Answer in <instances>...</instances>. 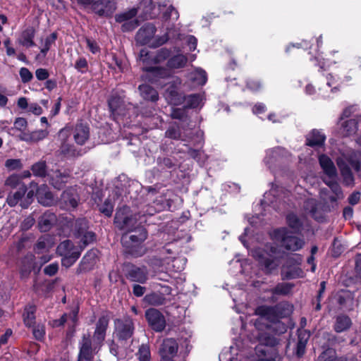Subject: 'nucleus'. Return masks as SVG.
Masks as SVG:
<instances>
[{
  "label": "nucleus",
  "instance_id": "f257e3e1",
  "mask_svg": "<svg viewBox=\"0 0 361 361\" xmlns=\"http://www.w3.org/2000/svg\"><path fill=\"white\" fill-rule=\"evenodd\" d=\"M319 161L324 173L323 180L333 193L332 195L329 194L326 197H324V200L326 202H334L337 200L338 192L336 169L331 159L326 155H320Z\"/></svg>",
  "mask_w": 361,
  "mask_h": 361
},
{
  "label": "nucleus",
  "instance_id": "f03ea898",
  "mask_svg": "<svg viewBox=\"0 0 361 361\" xmlns=\"http://www.w3.org/2000/svg\"><path fill=\"white\" fill-rule=\"evenodd\" d=\"M259 345L256 348L258 355H263L264 357L257 361H281V357L277 350L274 347L278 344V340L266 333L259 334L257 336Z\"/></svg>",
  "mask_w": 361,
  "mask_h": 361
},
{
  "label": "nucleus",
  "instance_id": "7ed1b4c3",
  "mask_svg": "<svg viewBox=\"0 0 361 361\" xmlns=\"http://www.w3.org/2000/svg\"><path fill=\"white\" fill-rule=\"evenodd\" d=\"M156 31L157 29L154 25L151 23L144 25L136 34L137 42L142 45L147 44L153 48L161 46L168 41L169 37L167 34L162 36H155Z\"/></svg>",
  "mask_w": 361,
  "mask_h": 361
},
{
  "label": "nucleus",
  "instance_id": "20e7f679",
  "mask_svg": "<svg viewBox=\"0 0 361 361\" xmlns=\"http://www.w3.org/2000/svg\"><path fill=\"white\" fill-rule=\"evenodd\" d=\"M272 238L286 250L293 252L300 250L305 245L302 238L293 235L286 228L274 230Z\"/></svg>",
  "mask_w": 361,
  "mask_h": 361
},
{
  "label": "nucleus",
  "instance_id": "39448f33",
  "mask_svg": "<svg viewBox=\"0 0 361 361\" xmlns=\"http://www.w3.org/2000/svg\"><path fill=\"white\" fill-rule=\"evenodd\" d=\"M128 208H124L116 213L114 224L121 230L125 233L135 231L138 228H144L141 223L138 222L136 215L128 214L126 212Z\"/></svg>",
  "mask_w": 361,
  "mask_h": 361
},
{
  "label": "nucleus",
  "instance_id": "423d86ee",
  "mask_svg": "<svg viewBox=\"0 0 361 361\" xmlns=\"http://www.w3.org/2000/svg\"><path fill=\"white\" fill-rule=\"evenodd\" d=\"M293 310V306L288 302H281L274 306L262 305L255 310V314L262 317L275 315L279 317L289 316Z\"/></svg>",
  "mask_w": 361,
  "mask_h": 361
},
{
  "label": "nucleus",
  "instance_id": "0eeeda50",
  "mask_svg": "<svg viewBox=\"0 0 361 361\" xmlns=\"http://www.w3.org/2000/svg\"><path fill=\"white\" fill-rule=\"evenodd\" d=\"M85 6H90L92 12L99 16H111L116 9L114 0H78Z\"/></svg>",
  "mask_w": 361,
  "mask_h": 361
},
{
  "label": "nucleus",
  "instance_id": "6e6552de",
  "mask_svg": "<svg viewBox=\"0 0 361 361\" xmlns=\"http://www.w3.org/2000/svg\"><path fill=\"white\" fill-rule=\"evenodd\" d=\"M115 337L121 342L130 339L134 334L135 326L133 319L129 317L114 320Z\"/></svg>",
  "mask_w": 361,
  "mask_h": 361
},
{
  "label": "nucleus",
  "instance_id": "1a4fd4ad",
  "mask_svg": "<svg viewBox=\"0 0 361 361\" xmlns=\"http://www.w3.org/2000/svg\"><path fill=\"white\" fill-rule=\"evenodd\" d=\"M102 344L92 341L89 334H83L79 342V355L78 361H92L94 355L99 351Z\"/></svg>",
  "mask_w": 361,
  "mask_h": 361
},
{
  "label": "nucleus",
  "instance_id": "9d476101",
  "mask_svg": "<svg viewBox=\"0 0 361 361\" xmlns=\"http://www.w3.org/2000/svg\"><path fill=\"white\" fill-rule=\"evenodd\" d=\"M270 253L268 254L266 251L261 248H255L252 250V256L255 258L259 264L264 267V270L267 273H271L274 270L278 264L275 263L273 259L269 257L275 255L277 253V248L271 247Z\"/></svg>",
  "mask_w": 361,
  "mask_h": 361
},
{
  "label": "nucleus",
  "instance_id": "9b49d317",
  "mask_svg": "<svg viewBox=\"0 0 361 361\" xmlns=\"http://www.w3.org/2000/svg\"><path fill=\"white\" fill-rule=\"evenodd\" d=\"M123 271L127 279L130 281L145 283L148 279V270L146 267H137L127 263L124 265Z\"/></svg>",
  "mask_w": 361,
  "mask_h": 361
},
{
  "label": "nucleus",
  "instance_id": "f8f14e48",
  "mask_svg": "<svg viewBox=\"0 0 361 361\" xmlns=\"http://www.w3.org/2000/svg\"><path fill=\"white\" fill-rule=\"evenodd\" d=\"M290 154L284 148L277 147L269 149L264 158V163L269 169L279 165L288 160Z\"/></svg>",
  "mask_w": 361,
  "mask_h": 361
},
{
  "label": "nucleus",
  "instance_id": "ddd939ff",
  "mask_svg": "<svg viewBox=\"0 0 361 361\" xmlns=\"http://www.w3.org/2000/svg\"><path fill=\"white\" fill-rule=\"evenodd\" d=\"M145 317L149 326L155 331L161 332L166 326L164 315L157 309L150 308L145 312Z\"/></svg>",
  "mask_w": 361,
  "mask_h": 361
},
{
  "label": "nucleus",
  "instance_id": "4468645a",
  "mask_svg": "<svg viewBox=\"0 0 361 361\" xmlns=\"http://www.w3.org/2000/svg\"><path fill=\"white\" fill-rule=\"evenodd\" d=\"M178 348V345L175 339H164L159 349L160 361H173V358L176 355Z\"/></svg>",
  "mask_w": 361,
  "mask_h": 361
},
{
  "label": "nucleus",
  "instance_id": "2eb2a0df",
  "mask_svg": "<svg viewBox=\"0 0 361 361\" xmlns=\"http://www.w3.org/2000/svg\"><path fill=\"white\" fill-rule=\"evenodd\" d=\"M78 202L79 196L76 190L72 188L64 190L59 200L60 206L67 210L76 208Z\"/></svg>",
  "mask_w": 361,
  "mask_h": 361
},
{
  "label": "nucleus",
  "instance_id": "dca6fc26",
  "mask_svg": "<svg viewBox=\"0 0 361 361\" xmlns=\"http://www.w3.org/2000/svg\"><path fill=\"white\" fill-rule=\"evenodd\" d=\"M324 206L315 199L307 200L304 203V209L312 218L317 221H322L324 218Z\"/></svg>",
  "mask_w": 361,
  "mask_h": 361
},
{
  "label": "nucleus",
  "instance_id": "f3484780",
  "mask_svg": "<svg viewBox=\"0 0 361 361\" xmlns=\"http://www.w3.org/2000/svg\"><path fill=\"white\" fill-rule=\"evenodd\" d=\"M109 319L107 316H102L96 323L93 334V340L96 343L102 344L109 326Z\"/></svg>",
  "mask_w": 361,
  "mask_h": 361
},
{
  "label": "nucleus",
  "instance_id": "a211bd4d",
  "mask_svg": "<svg viewBox=\"0 0 361 361\" xmlns=\"http://www.w3.org/2000/svg\"><path fill=\"white\" fill-rule=\"evenodd\" d=\"M49 176L50 183L56 189L62 188L65 184L68 182L71 177V173L69 171L64 170H56L52 171Z\"/></svg>",
  "mask_w": 361,
  "mask_h": 361
},
{
  "label": "nucleus",
  "instance_id": "6ab92c4d",
  "mask_svg": "<svg viewBox=\"0 0 361 361\" xmlns=\"http://www.w3.org/2000/svg\"><path fill=\"white\" fill-rule=\"evenodd\" d=\"M134 232L138 233L137 235H131L130 233H123L121 237V243L123 247H128L132 248L130 246L133 241L135 243H143L147 237V233L145 228H138Z\"/></svg>",
  "mask_w": 361,
  "mask_h": 361
},
{
  "label": "nucleus",
  "instance_id": "aec40b11",
  "mask_svg": "<svg viewBox=\"0 0 361 361\" xmlns=\"http://www.w3.org/2000/svg\"><path fill=\"white\" fill-rule=\"evenodd\" d=\"M36 196L39 204L49 207L54 204L55 200L53 194L47 185H42L37 190Z\"/></svg>",
  "mask_w": 361,
  "mask_h": 361
},
{
  "label": "nucleus",
  "instance_id": "412c9836",
  "mask_svg": "<svg viewBox=\"0 0 361 361\" xmlns=\"http://www.w3.org/2000/svg\"><path fill=\"white\" fill-rule=\"evenodd\" d=\"M35 36V30L33 27H28L23 30L17 38V43L26 48L32 47L35 45L34 37Z\"/></svg>",
  "mask_w": 361,
  "mask_h": 361
},
{
  "label": "nucleus",
  "instance_id": "4be33fe9",
  "mask_svg": "<svg viewBox=\"0 0 361 361\" xmlns=\"http://www.w3.org/2000/svg\"><path fill=\"white\" fill-rule=\"evenodd\" d=\"M56 220L54 213L47 211L39 216L37 223L38 228L41 232H47L56 224Z\"/></svg>",
  "mask_w": 361,
  "mask_h": 361
},
{
  "label": "nucleus",
  "instance_id": "5701e85b",
  "mask_svg": "<svg viewBox=\"0 0 361 361\" xmlns=\"http://www.w3.org/2000/svg\"><path fill=\"white\" fill-rule=\"evenodd\" d=\"M89 137V127L83 123H77L73 130V137L76 143L82 145L88 140Z\"/></svg>",
  "mask_w": 361,
  "mask_h": 361
},
{
  "label": "nucleus",
  "instance_id": "b1692460",
  "mask_svg": "<svg viewBox=\"0 0 361 361\" xmlns=\"http://www.w3.org/2000/svg\"><path fill=\"white\" fill-rule=\"evenodd\" d=\"M35 256L27 254L21 259L20 262V274L22 278H27L35 269Z\"/></svg>",
  "mask_w": 361,
  "mask_h": 361
},
{
  "label": "nucleus",
  "instance_id": "393cba45",
  "mask_svg": "<svg viewBox=\"0 0 361 361\" xmlns=\"http://www.w3.org/2000/svg\"><path fill=\"white\" fill-rule=\"evenodd\" d=\"M171 117L182 122L181 128L183 130L192 128V125L185 108L174 109L171 112Z\"/></svg>",
  "mask_w": 361,
  "mask_h": 361
},
{
  "label": "nucleus",
  "instance_id": "a878e982",
  "mask_svg": "<svg viewBox=\"0 0 361 361\" xmlns=\"http://www.w3.org/2000/svg\"><path fill=\"white\" fill-rule=\"evenodd\" d=\"M109 106L114 115H126L124 102L120 97L113 96L109 100Z\"/></svg>",
  "mask_w": 361,
  "mask_h": 361
},
{
  "label": "nucleus",
  "instance_id": "bb28decb",
  "mask_svg": "<svg viewBox=\"0 0 361 361\" xmlns=\"http://www.w3.org/2000/svg\"><path fill=\"white\" fill-rule=\"evenodd\" d=\"M97 254V250H90V251H88L82 259L80 266V270H90L93 267L94 264L96 263Z\"/></svg>",
  "mask_w": 361,
  "mask_h": 361
},
{
  "label": "nucleus",
  "instance_id": "cd10ccee",
  "mask_svg": "<svg viewBox=\"0 0 361 361\" xmlns=\"http://www.w3.org/2000/svg\"><path fill=\"white\" fill-rule=\"evenodd\" d=\"M27 191V187L25 185H22L19 189L14 192L8 194L6 202L10 207H15L18 204H20V202L23 200V197Z\"/></svg>",
  "mask_w": 361,
  "mask_h": 361
},
{
  "label": "nucleus",
  "instance_id": "c85d7f7f",
  "mask_svg": "<svg viewBox=\"0 0 361 361\" xmlns=\"http://www.w3.org/2000/svg\"><path fill=\"white\" fill-rule=\"evenodd\" d=\"M138 90L141 97L145 100L156 102L159 99V94L157 90L149 85H140Z\"/></svg>",
  "mask_w": 361,
  "mask_h": 361
},
{
  "label": "nucleus",
  "instance_id": "c756f323",
  "mask_svg": "<svg viewBox=\"0 0 361 361\" xmlns=\"http://www.w3.org/2000/svg\"><path fill=\"white\" fill-rule=\"evenodd\" d=\"M57 252L61 256H65V255L80 253V251L78 250V247H76L73 245V243L71 240H66L61 242L58 245Z\"/></svg>",
  "mask_w": 361,
  "mask_h": 361
},
{
  "label": "nucleus",
  "instance_id": "7c9ffc66",
  "mask_svg": "<svg viewBox=\"0 0 361 361\" xmlns=\"http://www.w3.org/2000/svg\"><path fill=\"white\" fill-rule=\"evenodd\" d=\"M325 136L317 130H312L307 136V145L311 147L323 145Z\"/></svg>",
  "mask_w": 361,
  "mask_h": 361
},
{
  "label": "nucleus",
  "instance_id": "2f4dec72",
  "mask_svg": "<svg viewBox=\"0 0 361 361\" xmlns=\"http://www.w3.org/2000/svg\"><path fill=\"white\" fill-rule=\"evenodd\" d=\"M165 135L166 137L173 139V140H182L183 141L190 140L192 137L190 136H188L187 135H181V133L179 129V126H170L167 130L165 132Z\"/></svg>",
  "mask_w": 361,
  "mask_h": 361
},
{
  "label": "nucleus",
  "instance_id": "473e14b6",
  "mask_svg": "<svg viewBox=\"0 0 361 361\" xmlns=\"http://www.w3.org/2000/svg\"><path fill=\"white\" fill-rule=\"evenodd\" d=\"M144 301L150 305L159 306L165 303L166 298L161 293H152L146 295L144 298Z\"/></svg>",
  "mask_w": 361,
  "mask_h": 361
},
{
  "label": "nucleus",
  "instance_id": "72a5a7b5",
  "mask_svg": "<svg viewBox=\"0 0 361 361\" xmlns=\"http://www.w3.org/2000/svg\"><path fill=\"white\" fill-rule=\"evenodd\" d=\"M294 287V284L291 283H279L274 288L269 291L273 295H287Z\"/></svg>",
  "mask_w": 361,
  "mask_h": 361
},
{
  "label": "nucleus",
  "instance_id": "f704fd0d",
  "mask_svg": "<svg viewBox=\"0 0 361 361\" xmlns=\"http://www.w3.org/2000/svg\"><path fill=\"white\" fill-rule=\"evenodd\" d=\"M357 119H350L342 124V132L343 136H350L355 133L357 129Z\"/></svg>",
  "mask_w": 361,
  "mask_h": 361
},
{
  "label": "nucleus",
  "instance_id": "c9c22d12",
  "mask_svg": "<svg viewBox=\"0 0 361 361\" xmlns=\"http://www.w3.org/2000/svg\"><path fill=\"white\" fill-rule=\"evenodd\" d=\"M155 4L154 0H142L140 4L139 8H142L146 16L149 18H154L158 13L154 11Z\"/></svg>",
  "mask_w": 361,
  "mask_h": 361
},
{
  "label": "nucleus",
  "instance_id": "e433bc0d",
  "mask_svg": "<svg viewBox=\"0 0 361 361\" xmlns=\"http://www.w3.org/2000/svg\"><path fill=\"white\" fill-rule=\"evenodd\" d=\"M142 243H135V241H133L130 245L132 248H128V247H123V248L126 253H128L135 257H140L145 253V248L142 245Z\"/></svg>",
  "mask_w": 361,
  "mask_h": 361
},
{
  "label": "nucleus",
  "instance_id": "4c0bfd02",
  "mask_svg": "<svg viewBox=\"0 0 361 361\" xmlns=\"http://www.w3.org/2000/svg\"><path fill=\"white\" fill-rule=\"evenodd\" d=\"M188 59L183 54H178L171 57L167 62V66L170 68H180L185 66Z\"/></svg>",
  "mask_w": 361,
  "mask_h": 361
},
{
  "label": "nucleus",
  "instance_id": "58836bf2",
  "mask_svg": "<svg viewBox=\"0 0 361 361\" xmlns=\"http://www.w3.org/2000/svg\"><path fill=\"white\" fill-rule=\"evenodd\" d=\"M144 71L150 73L152 76L157 78H165L169 75L167 69L159 66H145Z\"/></svg>",
  "mask_w": 361,
  "mask_h": 361
},
{
  "label": "nucleus",
  "instance_id": "ea45409f",
  "mask_svg": "<svg viewBox=\"0 0 361 361\" xmlns=\"http://www.w3.org/2000/svg\"><path fill=\"white\" fill-rule=\"evenodd\" d=\"M74 235L78 238L88 231V221L86 219H78L75 221L73 227Z\"/></svg>",
  "mask_w": 361,
  "mask_h": 361
},
{
  "label": "nucleus",
  "instance_id": "a19ab883",
  "mask_svg": "<svg viewBox=\"0 0 361 361\" xmlns=\"http://www.w3.org/2000/svg\"><path fill=\"white\" fill-rule=\"evenodd\" d=\"M184 100L186 104L185 108L195 109L200 105L202 98L200 94H193L185 97Z\"/></svg>",
  "mask_w": 361,
  "mask_h": 361
},
{
  "label": "nucleus",
  "instance_id": "79ce46f5",
  "mask_svg": "<svg viewBox=\"0 0 361 361\" xmlns=\"http://www.w3.org/2000/svg\"><path fill=\"white\" fill-rule=\"evenodd\" d=\"M303 271L299 267H293L285 270H282V275L283 278L287 279H296L303 276Z\"/></svg>",
  "mask_w": 361,
  "mask_h": 361
},
{
  "label": "nucleus",
  "instance_id": "37998d69",
  "mask_svg": "<svg viewBox=\"0 0 361 361\" xmlns=\"http://www.w3.org/2000/svg\"><path fill=\"white\" fill-rule=\"evenodd\" d=\"M35 307L34 306H30L25 309L23 314L24 323L27 326H32L35 324Z\"/></svg>",
  "mask_w": 361,
  "mask_h": 361
},
{
  "label": "nucleus",
  "instance_id": "c03bdc74",
  "mask_svg": "<svg viewBox=\"0 0 361 361\" xmlns=\"http://www.w3.org/2000/svg\"><path fill=\"white\" fill-rule=\"evenodd\" d=\"M60 150L62 154L68 157H78L81 155L80 151L77 150L73 145L66 142L61 143Z\"/></svg>",
  "mask_w": 361,
  "mask_h": 361
},
{
  "label": "nucleus",
  "instance_id": "a18cd8bd",
  "mask_svg": "<svg viewBox=\"0 0 361 361\" xmlns=\"http://www.w3.org/2000/svg\"><path fill=\"white\" fill-rule=\"evenodd\" d=\"M154 55H152L146 49H142L140 51L139 59L142 63V70L145 66H152L151 65L154 64L153 57Z\"/></svg>",
  "mask_w": 361,
  "mask_h": 361
},
{
  "label": "nucleus",
  "instance_id": "49530a36",
  "mask_svg": "<svg viewBox=\"0 0 361 361\" xmlns=\"http://www.w3.org/2000/svg\"><path fill=\"white\" fill-rule=\"evenodd\" d=\"M340 171L343 176V183L346 185H350L353 183V177L348 166H344L343 163L340 161Z\"/></svg>",
  "mask_w": 361,
  "mask_h": 361
},
{
  "label": "nucleus",
  "instance_id": "de8ad7c7",
  "mask_svg": "<svg viewBox=\"0 0 361 361\" xmlns=\"http://www.w3.org/2000/svg\"><path fill=\"white\" fill-rule=\"evenodd\" d=\"M32 171L35 176L45 177L47 175V166L45 161H38L32 166Z\"/></svg>",
  "mask_w": 361,
  "mask_h": 361
},
{
  "label": "nucleus",
  "instance_id": "09e8293b",
  "mask_svg": "<svg viewBox=\"0 0 361 361\" xmlns=\"http://www.w3.org/2000/svg\"><path fill=\"white\" fill-rule=\"evenodd\" d=\"M137 8H133L130 9L129 11L117 14L115 18L116 22L118 23L130 21L133 17H135L137 15Z\"/></svg>",
  "mask_w": 361,
  "mask_h": 361
},
{
  "label": "nucleus",
  "instance_id": "8fccbe9b",
  "mask_svg": "<svg viewBox=\"0 0 361 361\" xmlns=\"http://www.w3.org/2000/svg\"><path fill=\"white\" fill-rule=\"evenodd\" d=\"M317 361H338L336 350L326 349L319 356Z\"/></svg>",
  "mask_w": 361,
  "mask_h": 361
},
{
  "label": "nucleus",
  "instance_id": "3c124183",
  "mask_svg": "<svg viewBox=\"0 0 361 361\" xmlns=\"http://www.w3.org/2000/svg\"><path fill=\"white\" fill-rule=\"evenodd\" d=\"M51 246V243L50 237L46 235L38 239L35 245V249L37 252H42L43 250L49 249Z\"/></svg>",
  "mask_w": 361,
  "mask_h": 361
},
{
  "label": "nucleus",
  "instance_id": "603ef678",
  "mask_svg": "<svg viewBox=\"0 0 361 361\" xmlns=\"http://www.w3.org/2000/svg\"><path fill=\"white\" fill-rule=\"evenodd\" d=\"M170 55L171 51L169 49L166 48H162L157 52V54L154 55L152 60H153L154 64H157L165 61L170 56Z\"/></svg>",
  "mask_w": 361,
  "mask_h": 361
},
{
  "label": "nucleus",
  "instance_id": "864d4df0",
  "mask_svg": "<svg viewBox=\"0 0 361 361\" xmlns=\"http://www.w3.org/2000/svg\"><path fill=\"white\" fill-rule=\"evenodd\" d=\"M78 238H80V243H82V245H80V250H82L87 245L92 243L95 240V234L92 231H87L81 235L80 237H78Z\"/></svg>",
  "mask_w": 361,
  "mask_h": 361
},
{
  "label": "nucleus",
  "instance_id": "5fc2aeb1",
  "mask_svg": "<svg viewBox=\"0 0 361 361\" xmlns=\"http://www.w3.org/2000/svg\"><path fill=\"white\" fill-rule=\"evenodd\" d=\"M137 355L139 361H150L151 355L149 347L146 344L141 345Z\"/></svg>",
  "mask_w": 361,
  "mask_h": 361
},
{
  "label": "nucleus",
  "instance_id": "6e6d98bb",
  "mask_svg": "<svg viewBox=\"0 0 361 361\" xmlns=\"http://www.w3.org/2000/svg\"><path fill=\"white\" fill-rule=\"evenodd\" d=\"M5 184L13 188H19L22 185H25L21 180V177L17 174H13L8 177L6 180Z\"/></svg>",
  "mask_w": 361,
  "mask_h": 361
},
{
  "label": "nucleus",
  "instance_id": "4d7b16f0",
  "mask_svg": "<svg viewBox=\"0 0 361 361\" xmlns=\"http://www.w3.org/2000/svg\"><path fill=\"white\" fill-rule=\"evenodd\" d=\"M344 303L348 307H350L353 303V295L348 290L340 292V305Z\"/></svg>",
  "mask_w": 361,
  "mask_h": 361
},
{
  "label": "nucleus",
  "instance_id": "13d9d810",
  "mask_svg": "<svg viewBox=\"0 0 361 361\" xmlns=\"http://www.w3.org/2000/svg\"><path fill=\"white\" fill-rule=\"evenodd\" d=\"M288 226L295 231H299L301 227V222L296 215L289 214L286 217Z\"/></svg>",
  "mask_w": 361,
  "mask_h": 361
},
{
  "label": "nucleus",
  "instance_id": "bf43d9fd",
  "mask_svg": "<svg viewBox=\"0 0 361 361\" xmlns=\"http://www.w3.org/2000/svg\"><path fill=\"white\" fill-rule=\"evenodd\" d=\"M27 125V122L25 118H17L14 122V127L8 129V133L11 135H13L11 131H13L14 129L19 130V131H23Z\"/></svg>",
  "mask_w": 361,
  "mask_h": 361
},
{
  "label": "nucleus",
  "instance_id": "052dcab7",
  "mask_svg": "<svg viewBox=\"0 0 361 361\" xmlns=\"http://www.w3.org/2000/svg\"><path fill=\"white\" fill-rule=\"evenodd\" d=\"M188 154L190 157L198 162L203 163L206 160V155L200 150L190 148Z\"/></svg>",
  "mask_w": 361,
  "mask_h": 361
},
{
  "label": "nucleus",
  "instance_id": "680f3d73",
  "mask_svg": "<svg viewBox=\"0 0 361 361\" xmlns=\"http://www.w3.org/2000/svg\"><path fill=\"white\" fill-rule=\"evenodd\" d=\"M74 68L81 73H86L88 69L87 61L85 57L78 58L75 63Z\"/></svg>",
  "mask_w": 361,
  "mask_h": 361
},
{
  "label": "nucleus",
  "instance_id": "e2e57ef3",
  "mask_svg": "<svg viewBox=\"0 0 361 361\" xmlns=\"http://www.w3.org/2000/svg\"><path fill=\"white\" fill-rule=\"evenodd\" d=\"M80 255V252L74 255L63 256V257L61 260L62 265L66 267H71L79 258Z\"/></svg>",
  "mask_w": 361,
  "mask_h": 361
},
{
  "label": "nucleus",
  "instance_id": "0e129e2a",
  "mask_svg": "<svg viewBox=\"0 0 361 361\" xmlns=\"http://www.w3.org/2000/svg\"><path fill=\"white\" fill-rule=\"evenodd\" d=\"M348 163L355 170H361V154H355L349 159Z\"/></svg>",
  "mask_w": 361,
  "mask_h": 361
},
{
  "label": "nucleus",
  "instance_id": "69168bd1",
  "mask_svg": "<svg viewBox=\"0 0 361 361\" xmlns=\"http://www.w3.org/2000/svg\"><path fill=\"white\" fill-rule=\"evenodd\" d=\"M48 135L46 130H37L31 132L32 142H37L44 140Z\"/></svg>",
  "mask_w": 361,
  "mask_h": 361
},
{
  "label": "nucleus",
  "instance_id": "338daca9",
  "mask_svg": "<svg viewBox=\"0 0 361 361\" xmlns=\"http://www.w3.org/2000/svg\"><path fill=\"white\" fill-rule=\"evenodd\" d=\"M99 211L105 216L109 217L111 216L114 211V205L111 202L106 200L104 203L100 207Z\"/></svg>",
  "mask_w": 361,
  "mask_h": 361
},
{
  "label": "nucleus",
  "instance_id": "774afa93",
  "mask_svg": "<svg viewBox=\"0 0 361 361\" xmlns=\"http://www.w3.org/2000/svg\"><path fill=\"white\" fill-rule=\"evenodd\" d=\"M19 75L23 83H27L32 80L33 78L32 73L29 71L28 68L25 67H23L20 69Z\"/></svg>",
  "mask_w": 361,
  "mask_h": 361
}]
</instances>
